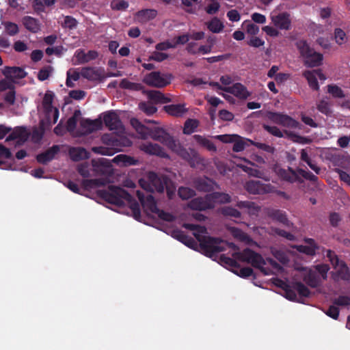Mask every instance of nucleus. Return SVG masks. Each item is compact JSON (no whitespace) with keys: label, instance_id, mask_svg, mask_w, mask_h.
<instances>
[{"label":"nucleus","instance_id":"7","mask_svg":"<svg viewBox=\"0 0 350 350\" xmlns=\"http://www.w3.org/2000/svg\"><path fill=\"white\" fill-rule=\"evenodd\" d=\"M265 117L272 122L282 125L284 127L296 129L299 126V122L291 116L282 113L268 111L266 113Z\"/></svg>","mask_w":350,"mask_h":350},{"label":"nucleus","instance_id":"10","mask_svg":"<svg viewBox=\"0 0 350 350\" xmlns=\"http://www.w3.org/2000/svg\"><path fill=\"white\" fill-rule=\"evenodd\" d=\"M188 206L192 210L200 211L213 208V205L208 198V194H206L204 197H198L192 199L189 202Z\"/></svg>","mask_w":350,"mask_h":350},{"label":"nucleus","instance_id":"11","mask_svg":"<svg viewBox=\"0 0 350 350\" xmlns=\"http://www.w3.org/2000/svg\"><path fill=\"white\" fill-rule=\"evenodd\" d=\"M219 88L226 92L233 94L240 99H246L250 96L245 86L240 83H236L232 86L222 87L219 85Z\"/></svg>","mask_w":350,"mask_h":350},{"label":"nucleus","instance_id":"43","mask_svg":"<svg viewBox=\"0 0 350 350\" xmlns=\"http://www.w3.org/2000/svg\"><path fill=\"white\" fill-rule=\"evenodd\" d=\"M199 126V121L196 119H188L185 121L183 127V133L191 135Z\"/></svg>","mask_w":350,"mask_h":350},{"label":"nucleus","instance_id":"6","mask_svg":"<svg viewBox=\"0 0 350 350\" xmlns=\"http://www.w3.org/2000/svg\"><path fill=\"white\" fill-rule=\"evenodd\" d=\"M172 79V74L153 71L147 74L144 77L143 81L149 86L161 88L170 84Z\"/></svg>","mask_w":350,"mask_h":350},{"label":"nucleus","instance_id":"15","mask_svg":"<svg viewBox=\"0 0 350 350\" xmlns=\"http://www.w3.org/2000/svg\"><path fill=\"white\" fill-rule=\"evenodd\" d=\"M103 121L105 126L110 131L120 130L122 128V124L118 115L113 111H108L104 114Z\"/></svg>","mask_w":350,"mask_h":350},{"label":"nucleus","instance_id":"27","mask_svg":"<svg viewBox=\"0 0 350 350\" xmlns=\"http://www.w3.org/2000/svg\"><path fill=\"white\" fill-rule=\"evenodd\" d=\"M23 25L31 33H38L40 30L41 24L38 19L26 16L22 19Z\"/></svg>","mask_w":350,"mask_h":350},{"label":"nucleus","instance_id":"58","mask_svg":"<svg viewBox=\"0 0 350 350\" xmlns=\"http://www.w3.org/2000/svg\"><path fill=\"white\" fill-rule=\"evenodd\" d=\"M333 304L338 306H350V297L347 295H340L333 301Z\"/></svg>","mask_w":350,"mask_h":350},{"label":"nucleus","instance_id":"14","mask_svg":"<svg viewBox=\"0 0 350 350\" xmlns=\"http://www.w3.org/2000/svg\"><path fill=\"white\" fill-rule=\"evenodd\" d=\"M267 215L269 218L283 224L286 227H293V224L288 220L287 215L284 211L275 208H268L267 210Z\"/></svg>","mask_w":350,"mask_h":350},{"label":"nucleus","instance_id":"24","mask_svg":"<svg viewBox=\"0 0 350 350\" xmlns=\"http://www.w3.org/2000/svg\"><path fill=\"white\" fill-rule=\"evenodd\" d=\"M164 110L168 114L174 117H182L188 111L185 104H172L165 105Z\"/></svg>","mask_w":350,"mask_h":350},{"label":"nucleus","instance_id":"26","mask_svg":"<svg viewBox=\"0 0 350 350\" xmlns=\"http://www.w3.org/2000/svg\"><path fill=\"white\" fill-rule=\"evenodd\" d=\"M81 126L88 133L100 130L102 127V121L99 119L92 120L90 119H83L80 122Z\"/></svg>","mask_w":350,"mask_h":350},{"label":"nucleus","instance_id":"39","mask_svg":"<svg viewBox=\"0 0 350 350\" xmlns=\"http://www.w3.org/2000/svg\"><path fill=\"white\" fill-rule=\"evenodd\" d=\"M207 28L211 32L218 33L223 30L224 25L217 17H214L207 23Z\"/></svg>","mask_w":350,"mask_h":350},{"label":"nucleus","instance_id":"60","mask_svg":"<svg viewBox=\"0 0 350 350\" xmlns=\"http://www.w3.org/2000/svg\"><path fill=\"white\" fill-rule=\"evenodd\" d=\"M297 250L301 253L305 254L308 256H314L316 254V250L314 246L308 245H298L297 246Z\"/></svg>","mask_w":350,"mask_h":350},{"label":"nucleus","instance_id":"54","mask_svg":"<svg viewBox=\"0 0 350 350\" xmlns=\"http://www.w3.org/2000/svg\"><path fill=\"white\" fill-rule=\"evenodd\" d=\"M236 270H233V272L237 275L243 278H248L253 275V269L250 267H243L236 268Z\"/></svg>","mask_w":350,"mask_h":350},{"label":"nucleus","instance_id":"1","mask_svg":"<svg viewBox=\"0 0 350 350\" xmlns=\"http://www.w3.org/2000/svg\"><path fill=\"white\" fill-rule=\"evenodd\" d=\"M183 227L185 229L193 231V234L200 243V247L202 254L209 258H213L218 253L225 251L226 247L234 251L232 257L235 259L251 264L255 268L259 269L265 275H268L263 266L265 261L262 256L250 248H246L242 252L239 251L238 246L234 243H229L220 238L206 236L207 232L206 227L185 223Z\"/></svg>","mask_w":350,"mask_h":350},{"label":"nucleus","instance_id":"55","mask_svg":"<svg viewBox=\"0 0 350 350\" xmlns=\"http://www.w3.org/2000/svg\"><path fill=\"white\" fill-rule=\"evenodd\" d=\"M297 173L301 175L302 177H304L305 179L308 180L312 183L317 182L319 178L313 174L312 172L309 171H306L305 170L302 168H297Z\"/></svg>","mask_w":350,"mask_h":350},{"label":"nucleus","instance_id":"51","mask_svg":"<svg viewBox=\"0 0 350 350\" xmlns=\"http://www.w3.org/2000/svg\"><path fill=\"white\" fill-rule=\"evenodd\" d=\"M4 27L5 32L8 35L10 36H14L18 33L19 32V28L17 24L13 23V22H5L4 23Z\"/></svg>","mask_w":350,"mask_h":350},{"label":"nucleus","instance_id":"37","mask_svg":"<svg viewBox=\"0 0 350 350\" xmlns=\"http://www.w3.org/2000/svg\"><path fill=\"white\" fill-rule=\"evenodd\" d=\"M119 86L122 89L133 91H140L143 89V85L141 83L131 82L127 79H122Z\"/></svg>","mask_w":350,"mask_h":350},{"label":"nucleus","instance_id":"9","mask_svg":"<svg viewBox=\"0 0 350 350\" xmlns=\"http://www.w3.org/2000/svg\"><path fill=\"white\" fill-rule=\"evenodd\" d=\"M152 139L159 142L168 148L174 144L175 139L165 129L161 127L152 128L150 136Z\"/></svg>","mask_w":350,"mask_h":350},{"label":"nucleus","instance_id":"41","mask_svg":"<svg viewBox=\"0 0 350 350\" xmlns=\"http://www.w3.org/2000/svg\"><path fill=\"white\" fill-rule=\"evenodd\" d=\"M13 131L16 136V139H18L21 143L27 142L30 135V133L25 126H17L14 128Z\"/></svg>","mask_w":350,"mask_h":350},{"label":"nucleus","instance_id":"40","mask_svg":"<svg viewBox=\"0 0 350 350\" xmlns=\"http://www.w3.org/2000/svg\"><path fill=\"white\" fill-rule=\"evenodd\" d=\"M291 286L301 297H308L310 295L309 288L301 282H293Z\"/></svg>","mask_w":350,"mask_h":350},{"label":"nucleus","instance_id":"53","mask_svg":"<svg viewBox=\"0 0 350 350\" xmlns=\"http://www.w3.org/2000/svg\"><path fill=\"white\" fill-rule=\"evenodd\" d=\"M139 108L141 111H144L148 116L154 114L157 111L156 107L152 104L146 102H141L139 104Z\"/></svg>","mask_w":350,"mask_h":350},{"label":"nucleus","instance_id":"16","mask_svg":"<svg viewBox=\"0 0 350 350\" xmlns=\"http://www.w3.org/2000/svg\"><path fill=\"white\" fill-rule=\"evenodd\" d=\"M290 14L286 12L278 14L271 17L274 25L280 29L288 30L291 28V20Z\"/></svg>","mask_w":350,"mask_h":350},{"label":"nucleus","instance_id":"61","mask_svg":"<svg viewBox=\"0 0 350 350\" xmlns=\"http://www.w3.org/2000/svg\"><path fill=\"white\" fill-rule=\"evenodd\" d=\"M8 90L9 91L4 96V100L9 105H12L14 104L16 99V92L14 85H12V88Z\"/></svg>","mask_w":350,"mask_h":350},{"label":"nucleus","instance_id":"35","mask_svg":"<svg viewBox=\"0 0 350 350\" xmlns=\"http://www.w3.org/2000/svg\"><path fill=\"white\" fill-rule=\"evenodd\" d=\"M113 161L115 163L120 165H122L124 166L134 165H136L137 163V161L133 157H131L126 154L117 155L113 159Z\"/></svg>","mask_w":350,"mask_h":350},{"label":"nucleus","instance_id":"48","mask_svg":"<svg viewBox=\"0 0 350 350\" xmlns=\"http://www.w3.org/2000/svg\"><path fill=\"white\" fill-rule=\"evenodd\" d=\"M178 195L182 200H188L196 195V191L187 187H180L178 190Z\"/></svg>","mask_w":350,"mask_h":350},{"label":"nucleus","instance_id":"52","mask_svg":"<svg viewBox=\"0 0 350 350\" xmlns=\"http://www.w3.org/2000/svg\"><path fill=\"white\" fill-rule=\"evenodd\" d=\"M129 3L124 0H112L110 4L113 10L123 11L129 8Z\"/></svg>","mask_w":350,"mask_h":350},{"label":"nucleus","instance_id":"59","mask_svg":"<svg viewBox=\"0 0 350 350\" xmlns=\"http://www.w3.org/2000/svg\"><path fill=\"white\" fill-rule=\"evenodd\" d=\"M154 213L157 214L158 217L163 221H173L175 220V217L172 214L161 210L159 208L158 211H156Z\"/></svg>","mask_w":350,"mask_h":350},{"label":"nucleus","instance_id":"63","mask_svg":"<svg viewBox=\"0 0 350 350\" xmlns=\"http://www.w3.org/2000/svg\"><path fill=\"white\" fill-rule=\"evenodd\" d=\"M339 309L336 305L330 306L329 308L325 311V313L334 320H337L339 317Z\"/></svg>","mask_w":350,"mask_h":350},{"label":"nucleus","instance_id":"2","mask_svg":"<svg viewBox=\"0 0 350 350\" xmlns=\"http://www.w3.org/2000/svg\"><path fill=\"white\" fill-rule=\"evenodd\" d=\"M97 193L101 199L117 206H124L125 204H127L135 219L140 216L141 211L138 202L125 189L110 185L107 189L98 190Z\"/></svg>","mask_w":350,"mask_h":350},{"label":"nucleus","instance_id":"22","mask_svg":"<svg viewBox=\"0 0 350 350\" xmlns=\"http://www.w3.org/2000/svg\"><path fill=\"white\" fill-rule=\"evenodd\" d=\"M59 151V147L57 145H53L46 151L38 154L36 156V160L39 163L46 164L49 161H52L55 154Z\"/></svg>","mask_w":350,"mask_h":350},{"label":"nucleus","instance_id":"46","mask_svg":"<svg viewBox=\"0 0 350 350\" xmlns=\"http://www.w3.org/2000/svg\"><path fill=\"white\" fill-rule=\"evenodd\" d=\"M327 92L334 98H344L345 94L344 91L336 84H329L327 86Z\"/></svg>","mask_w":350,"mask_h":350},{"label":"nucleus","instance_id":"47","mask_svg":"<svg viewBox=\"0 0 350 350\" xmlns=\"http://www.w3.org/2000/svg\"><path fill=\"white\" fill-rule=\"evenodd\" d=\"M64 21L62 22L61 26L64 29H74L78 25V21L76 18L71 16H63Z\"/></svg>","mask_w":350,"mask_h":350},{"label":"nucleus","instance_id":"33","mask_svg":"<svg viewBox=\"0 0 350 350\" xmlns=\"http://www.w3.org/2000/svg\"><path fill=\"white\" fill-rule=\"evenodd\" d=\"M170 149L186 161H189L191 159V155L188 150L176 140L174 141Z\"/></svg>","mask_w":350,"mask_h":350},{"label":"nucleus","instance_id":"13","mask_svg":"<svg viewBox=\"0 0 350 350\" xmlns=\"http://www.w3.org/2000/svg\"><path fill=\"white\" fill-rule=\"evenodd\" d=\"M275 173L283 180L293 183L299 180L298 173L292 167L284 169L280 166L275 165L273 168Z\"/></svg>","mask_w":350,"mask_h":350},{"label":"nucleus","instance_id":"32","mask_svg":"<svg viewBox=\"0 0 350 350\" xmlns=\"http://www.w3.org/2000/svg\"><path fill=\"white\" fill-rule=\"evenodd\" d=\"M157 15V11L154 9H144L136 13L138 21L141 23H146L154 19Z\"/></svg>","mask_w":350,"mask_h":350},{"label":"nucleus","instance_id":"57","mask_svg":"<svg viewBox=\"0 0 350 350\" xmlns=\"http://www.w3.org/2000/svg\"><path fill=\"white\" fill-rule=\"evenodd\" d=\"M262 128L267 131L271 135L277 137H282L283 133L275 126H269L267 124H263Z\"/></svg>","mask_w":350,"mask_h":350},{"label":"nucleus","instance_id":"18","mask_svg":"<svg viewBox=\"0 0 350 350\" xmlns=\"http://www.w3.org/2000/svg\"><path fill=\"white\" fill-rule=\"evenodd\" d=\"M136 195L142 204L150 212L154 213L156 211H158L157 202L151 194L145 196L143 191L137 190Z\"/></svg>","mask_w":350,"mask_h":350},{"label":"nucleus","instance_id":"64","mask_svg":"<svg viewBox=\"0 0 350 350\" xmlns=\"http://www.w3.org/2000/svg\"><path fill=\"white\" fill-rule=\"evenodd\" d=\"M317 109L325 115H328L331 112L328 102L324 100H321L317 104Z\"/></svg>","mask_w":350,"mask_h":350},{"label":"nucleus","instance_id":"34","mask_svg":"<svg viewBox=\"0 0 350 350\" xmlns=\"http://www.w3.org/2000/svg\"><path fill=\"white\" fill-rule=\"evenodd\" d=\"M148 98L154 103H167L171 101L162 92L158 90H150L147 92Z\"/></svg>","mask_w":350,"mask_h":350},{"label":"nucleus","instance_id":"4","mask_svg":"<svg viewBox=\"0 0 350 350\" xmlns=\"http://www.w3.org/2000/svg\"><path fill=\"white\" fill-rule=\"evenodd\" d=\"M297 47L301 55L304 58V64L306 66L310 68L317 67L322 64L323 55L314 51L306 41H300L297 44Z\"/></svg>","mask_w":350,"mask_h":350},{"label":"nucleus","instance_id":"44","mask_svg":"<svg viewBox=\"0 0 350 350\" xmlns=\"http://www.w3.org/2000/svg\"><path fill=\"white\" fill-rule=\"evenodd\" d=\"M81 185L85 189H89L104 185L105 180L103 178L83 179Z\"/></svg>","mask_w":350,"mask_h":350},{"label":"nucleus","instance_id":"50","mask_svg":"<svg viewBox=\"0 0 350 350\" xmlns=\"http://www.w3.org/2000/svg\"><path fill=\"white\" fill-rule=\"evenodd\" d=\"M221 213L226 217L240 218L241 213L236 208L231 206H224L220 210Z\"/></svg>","mask_w":350,"mask_h":350},{"label":"nucleus","instance_id":"23","mask_svg":"<svg viewBox=\"0 0 350 350\" xmlns=\"http://www.w3.org/2000/svg\"><path fill=\"white\" fill-rule=\"evenodd\" d=\"M274 284L276 286L282 288L284 291V297L287 299L293 301H297V294L295 293V291L292 289V286L291 285L279 278L275 279Z\"/></svg>","mask_w":350,"mask_h":350},{"label":"nucleus","instance_id":"36","mask_svg":"<svg viewBox=\"0 0 350 350\" xmlns=\"http://www.w3.org/2000/svg\"><path fill=\"white\" fill-rule=\"evenodd\" d=\"M304 282L312 288H317L321 284V280L317 274L310 271L304 278Z\"/></svg>","mask_w":350,"mask_h":350},{"label":"nucleus","instance_id":"12","mask_svg":"<svg viewBox=\"0 0 350 350\" xmlns=\"http://www.w3.org/2000/svg\"><path fill=\"white\" fill-rule=\"evenodd\" d=\"M103 140L109 146H111L116 152L120 151L122 147L129 146L131 144L129 139L118 135H105Z\"/></svg>","mask_w":350,"mask_h":350},{"label":"nucleus","instance_id":"56","mask_svg":"<svg viewBox=\"0 0 350 350\" xmlns=\"http://www.w3.org/2000/svg\"><path fill=\"white\" fill-rule=\"evenodd\" d=\"M221 263L231 267L234 269L239 268V264L234 258L226 256L224 254L220 256L219 258Z\"/></svg>","mask_w":350,"mask_h":350},{"label":"nucleus","instance_id":"17","mask_svg":"<svg viewBox=\"0 0 350 350\" xmlns=\"http://www.w3.org/2000/svg\"><path fill=\"white\" fill-rule=\"evenodd\" d=\"M141 150L150 155H156L161 158L168 157V155L164 149L157 144H153L150 142L143 144L141 145Z\"/></svg>","mask_w":350,"mask_h":350},{"label":"nucleus","instance_id":"28","mask_svg":"<svg viewBox=\"0 0 350 350\" xmlns=\"http://www.w3.org/2000/svg\"><path fill=\"white\" fill-rule=\"evenodd\" d=\"M220 137L227 138L225 140L226 142H234L232 147V150L235 152H239L243 151L246 146V143L243 142L241 137L239 135H221Z\"/></svg>","mask_w":350,"mask_h":350},{"label":"nucleus","instance_id":"31","mask_svg":"<svg viewBox=\"0 0 350 350\" xmlns=\"http://www.w3.org/2000/svg\"><path fill=\"white\" fill-rule=\"evenodd\" d=\"M208 198L212 202L213 208L216 203L225 204L229 203L231 201V197L229 194L223 192H212L208 194Z\"/></svg>","mask_w":350,"mask_h":350},{"label":"nucleus","instance_id":"49","mask_svg":"<svg viewBox=\"0 0 350 350\" xmlns=\"http://www.w3.org/2000/svg\"><path fill=\"white\" fill-rule=\"evenodd\" d=\"M334 40L338 45H342L347 41V36L344 30L336 28L334 31Z\"/></svg>","mask_w":350,"mask_h":350},{"label":"nucleus","instance_id":"5","mask_svg":"<svg viewBox=\"0 0 350 350\" xmlns=\"http://www.w3.org/2000/svg\"><path fill=\"white\" fill-rule=\"evenodd\" d=\"M326 256L334 269H336V275L342 280H350V269L346 262L343 260H340L336 253L331 250H327Z\"/></svg>","mask_w":350,"mask_h":350},{"label":"nucleus","instance_id":"42","mask_svg":"<svg viewBox=\"0 0 350 350\" xmlns=\"http://www.w3.org/2000/svg\"><path fill=\"white\" fill-rule=\"evenodd\" d=\"M81 114L80 110H75L73 115L68 119L66 125L67 131L73 132L75 130Z\"/></svg>","mask_w":350,"mask_h":350},{"label":"nucleus","instance_id":"45","mask_svg":"<svg viewBox=\"0 0 350 350\" xmlns=\"http://www.w3.org/2000/svg\"><path fill=\"white\" fill-rule=\"evenodd\" d=\"M54 96H55V94L51 91H47L44 96V98L42 100V106L47 113H49L52 110V108H53L52 103H53Z\"/></svg>","mask_w":350,"mask_h":350},{"label":"nucleus","instance_id":"38","mask_svg":"<svg viewBox=\"0 0 350 350\" xmlns=\"http://www.w3.org/2000/svg\"><path fill=\"white\" fill-rule=\"evenodd\" d=\"M303 76L307 79L309 86L314 90H319V85L314 75V71L306 70Z\"/></svg>","mask_w":350,"mask_h":350},{"label":"nucleus","instance_id":"19","mask_svg":"<svg viewBox=\"0 0 350 350\" xmlns=\"http://www.w3.org/2000/svg\"><path fill=\"white\" fill-rule=\"evenodd\" d=\"M2 73L7 79H9L12 81L15 79H23L27 76V72L24 70V69L17 66H5L3 69Z\"/></svg>","mask_w":350,"mask_h":350},{"label":"nucleus","instance_id":"25","mask_svg":"<svg viewBox=\"0 0 350 350\" xmlns=\"http://www.w3.org/2000/svg\"><path fill=\"white\" fill-rule=\"evenodd\" d=\"M131 124L140 135L141 138L145 139L150 136L152 128L146 126L138 119L132 118L131 120Z\"/></svg>","mask_w":350,"mask_h":350},{"label":"nucleus","instance_id":"62","mask_svg":"<svg viewBox=\"0 0 350 350\" xmlns=\"http://www.w3.org/2000/svg\"><path fill=\"white\" fill-rule=\"evenodd\" d=\"M51 67L47 66L40 69L38 73V80L43 81L46 80L51 74Z\"/></svg>","mask_w":350,"mask_h":350},{"label":"nucleus","instance_id":"8","mask_svg":"<svg viewBox=\"0 0 350 350\" xmlns=\"http://www.w3.org/2000/svg\"><path fill=\"white\" fill-rule=\"evenodd\" d=\"M83 78L91 81H103L105 79V72L103 68L84 67L81 70Z\"/></svg>","mask_w":350,"mask_h":350},{"label":"nucleus","instance_id":"20","mask_svg":"<svg viewBox=\"0 0 350 350\" xmlns=\"http://www.w3.org/2000/svg\"><path fill=\"white\" fill-rule=\"evenodd\" d=\"M193 183L199 191L211 192L214 190L215 185L218 187L213 180L207 177L196 178Z\"/></svg>","mask_w":350,"mask_h":350},{"label":"nucleus","instance_id":"21","mask_svg":"<svg viewBox=\"0 0 350 350\" xmlns=\"http://www.w3.org/2000/svg\"><path fill=\"white\" fill-rule=\"evenodd\" d=\"M270 185H264L260 180H250L247 182L245 188L247 191L252 194H260L269 192Z\"/></svg>","mask_w":350,"mask_h":350},{"label":"nucleus","instance_id":"29","mask_svg":"<svg viewBox=\"0 0 350 350\" xmlns=\"http://www.w3.org/2000/svg\"><path fill=\"white\" fill-rule=\"evenodd\" d=\"M69 156L74 161L88 159L90 153L82 147H72L69 149Z\"/></svg>","mask_w":350,"mask_h":350},{"label":"nucleus","instance_id":"3","mask_svg":"<svg viewBox=\"0 0 350 350\" xmlns=\"http://www.w3.org/2000/svg\"><path fill=\"white\" fill-rule=\"evenodd\" d=\"M169 180V178L166 176L158 175L154 172H150L148 174V181L140 180L139 184L144 189L149 192L156 191L163 193Z\"/></svg>","mask_w":350,"mask_h":350},{"label":"nucleus","instance_id":"30","mask_svg":"<svg viewBox=\"0 0 350 350\" xmlns=\"http://www.w3.org/2000/svg\"><path fill=\"white\" fill-rule=\"evenodd\" d=\"M98 54L95 51H89L85 53L83 50H77L75 56L78 60L79 64H85L97 58Z\"/></svg>","mask_w":350,"mask_h":350}]
</instances>
